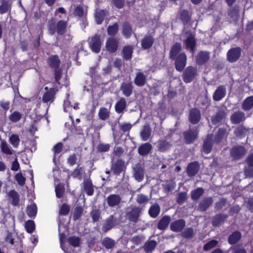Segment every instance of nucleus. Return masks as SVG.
I'll use <instances>...</instances> for the list:
<instances>
[{
	"label": "nucleus",
	"mask_w": 253,
	"mask_h": 253,
	"mask_svg": "<svg viewBox=\"0 0 253 253\" xmlns=\"http://www.w3.org/2000/svg\"><path fill=\"white\" fill-rule=\"evenodd\" d=\"M102 45V41L100 36L95 35L90 39L89 43V47L95 53H99Z\"/></svg>",
	"instance_id": "1"
},
{
	"label": "nucleus",
	"mask_w": 253,
	"mask_h": 253,
	"mask_svg": "<svg viewBox=\"0 0 253 253\" xmlns=\"http://www.w3.org/2000/svg\"><path fill=\"white\" fill-rule=\"evenodd\" d=\"M185 36L186 39L184 40V42L186 49L193 53L195 45V36L191 32H187L185 33Z\"/></svg>",
	"instance_id": "2"
},
{
	"label": "nucleus",
	"mask_w": 253,
	"mask_h": 253,
	"mask_svg": "<svg viewBox=\"0 0 253 253\" xmlns=\"http://www.w3.org/2000/svg\"><path fill=\"white\" fill-rule=\"evenodd\" d=\"M175 68L178 71H182L186 65L187 57L185 53L179 54L175 57Z\"/></svg>",
	"instance_id": "3"
},
{
	"label": "nucleus",
	"mask_w": 253,
	"mask_h": 253,
	"mask_svg": "<svg viewBox=\"0 0 253 253\" xmlns=\"http://www.w3.org/2000/svg\"><path fill=\"white\" fill-rule=\"evenodd\" d=\"M241 49L240 47H235L230 49L227 54V60L230 62L236 61L240 57Z\"/></svg>",
	"instance_id": "4"
},
{
	"label": "nucleus",
	"mask_w": 253,
	"mask_h": 253,
	"mask_svg": "<svg viewBox=\"0 0 253 253\" xmlns=\"http://www.w3.org/2000/svg\"><path fill=\"white\" fill-rule=\"evenodd\" d=\"M196 75V69L193 67H188L183 74V80L186 83H190Z\"/></svg>",
	"instance_id": "5"
},
{
	"label": "nucleus",
	"mask_w": 253,
	"mask_h": 253,
	"mask_svg": "<svg viewBox=\"0 0 253 253\" xmlns=\"http://www.w3.org/2000/svg\"><path fill=\"white\" fill-rule=\"evenodd\" d=\"M57 90L55 88H50L42 96V101L45 103H51L54 100V96Z\"/></svg>",
	"instance_id": "6"
},
{
	"label": "nucleus",
	"mask_w": 253,
	"mask_h": 253,
	"mask_svg": "<svg viewBox=\"0 0 253 253\" xmlns=\"http://www.w3.org/2000/svg\"><path fill=\"white\" fill-rule=\"evenodd\" d=\"M122 199L118 195L111 194L109 195L106 199L107 204L109 207H114L118 206Z\"/></svg>",
	"instance_id": "7"
},
{
	"label": "nucleus",
	"mask_w": 253,
	"mask_h": 253,
	"mask_svg": "<svg viewBox=\"0 0 253 253\" xmlns=\"http://www.w3.org/2000/svg\"><path fill=\"white\" fill-rule=\"evenodd\" d=\"M185 225V222L183 219H178L176 221L172 222L170 225V229L176 232L181 231Z\"/></svg>",
	"instance_id": "8"
},
{
	"label": "nucleus",
	"mask_w": 253,
	"mask_h": 253,
	"mask_svg": "<svg viewBox=\"0 0 253 253\" xmlns=\"http://www.w3.org/2000/svg\"><path fill=\"white\" fill-rule=\"evenodd\" d=\"M226 93L225 87L224 86H219L215 90L213 95V99L214 101H219L225 96Z\"/></svg>",
	"instance_id": "9"
},
{
	"label": "nucleus",
	"mask_w": 253,
	"mask_h": 253,
	"mask_svg": "<svg viewBox=\"0 0 253 253\" xmlns=\"http://www.w3.org/2000/svg\"><path fill=\"white\" fill-rule=\"evenodd\" d=\"M118 41L114 38H109L106 43L107 50L110 52H115L118 48Z\"/></svg>",
	"instance_id": "10"
},
{
	"label": "nucleus",
	"mask_w": 253,
	"mask_h": 253,
	"mask_svg": "<svg viewBox=\"0 0 253 253\" xmlns=\"http://www.w3.org/2000/svg\"><path fill=\"white\" fill-rule=\"evenodd\" d=\"M230 119L233 124H239L245 120V114L241 111L236 112L231 115Z\"/></svg>",
	"instance_id": "11"
},
{
	"label": "nucleus",
	"mask_w": 253,
	"mask_h": 253,
	"mask_svg": "<svg viewBox=\"0 0 253 253\" xmlns=\"http://www.w3.org/2000/svg\"><path fill=\"white\" fill-rule=\"evenodd\" d=\"M201 118V114L199 110L193 109L190 111L189 115V121L193 124H197Z\"/></svg>",
	"instance_id": "12"
},
{
	"label": "nucleus",
	"mask_w": 253,
	"mask_h": 253,
	"mask_svg": "<svg viewBox=\"0 0 253 253\" xmlns=\"http://www.w3.org/2000/svg\"><path fill=\"white\" fill-rule=\"evenodd\" d=\"M0 149L1 152L6 155H11L15 153V151L4 140H1Z\"/></svg>",
	"instance_id": "13"
},
{
	"label": "nucleus",
	"mask_w": 253,
	"mask_h": 253,
	"mask_svg": "<svg viewBox=\"0 0 253 253\" xmlns=\"http://www.w3.org/2000/svg\"><path fill=\"white\" fill-rule=\"evenodd\" d=\"M245 152L244 147L241 146L235 147L231 150V155L234 159H237L244 155Z\"/></svg>",
	"instance_id": "14"
},
{
	"label": "nucleus",
	"mask_w": 253,
	"mask_h": 253,
	"mask_svg": "<svg viewBox=\"0 0 253 253\" xmlns=\"http://www.w3.org/2000/svg\"><path fill=\"white\" fill-rule=\"evenodd\" d=\"M210 58V53L207 51H201L196 57L197 63L199 64H203L207 62Z\"/></svg>",
	"instance_id": "15"
},
{
	"label": "nucleus",
	"mask_w": 253,
	"mask_h": 253,
	"mask_svg": "<svg viewBox=\"0 0 253 253\" xmlns=\"http://www.w3.org/2000/svg\"><path fill=\"white\" fill-rule=\"evenodd\" d=\"M108 11L106 10L96 9L95 13V19L98 24L102 23L106 15L108 14Z\"/></svg>",
	"instance_id": "16"
},
{
	"label": "nucleus",
	"mask_w": 253,
	"mask_h": 253,
	"mask_svg": "<svg viewBox=\"0 0 253 253\" xmlns=\"http://www.w3.org/2000/svg\"><path fill=\"white\" fill-rule=\"evenodd\" d=\"M134 176L138 181H140L143 179L144 170L139 165H136L134 168Z\"/></svg>",
	"instance_id": "17"
},
{
	"label": "nucleus",
	"mask_w": 253,
	"mask_h": 253,
	"mask_svg": "<svg viewBox=\"0 0 253 253\" xmlns=\"http://www.w3.org/2000/svg\"><path fill=\"white\" fill-rule=\"evenodd\" d=\"M199 169L197 162H194L190 164L187 167V171L189 176H194L198 171Z\"/></svg>",
	"instance_id": "18"
},
{
	"label": "nucleus",
	"mask_w": 253,
	"mask_h": 253,
	"mask_svg": "<svg viewBox=\"0 0 253 253\" xmlns=\"http://www.w3.org/2000/svg\"><path fill=\"white\" fill-rule=\"evenodd\" d=\"M253 108V96L246 98L242 103V108L244 111H248Z\"/></svg>",
	"instance_id": "19"
},
{
	"label": "nucleus",
	"mask_w": 253,
	"mask_h": 253,
	"mask_svg": "<svg viewBox=\"0 0 253 253\" xmlns=\"http://www.w3.org/2000/svg\"><path fill=\"white\" fill-rule=\"evenodd\" d=\"M170 219V216L168 215H165L163 217L158 223V228L160 230L165 229L169 225Z\"/></svg>",
	"instance_id": "20"
},
{
	"label": "nucleus",
	"mask_w": 253,
	"mask_h": 253,
	"mask_svg": "<svg viewBox=\"0 0 253 253\" xmlns=\"http://www.w3.org/2000/svg\"><path fill=\"white\" fill-rule=\"evenodd\" d=\"M154 42V39L152 36H147L141 41L142 47L144 49H148L151 47Z\"/></svg>",
	"instance_id": "21"
},
{
	"label": "nucleus",
	"mask_w": 253,
	"mask_h": 253,
	"mask_svg": "<svg viewBox=\"0 0 253 253\" xmlns=\"http://www.w3.org/2000/svg\"><path fill=\"white\" fill-rule=\"evenodd\" d=\"M140 212V210L139 208H135L133 209L127 214L129 219L132 221L136 222L139 216Z\"/></svg>",
	"instance_id": "22"
},
{
	"label": "nucleus",
	"mask_w": 253,
	"mask_h": 253,
	"mask_svg": "<svg viewBox=\"0 0 253 253\" xmlns=\"http://www.w3.org/2000/svg\"><path fill=\"white\" fill-rule=\"evenodd\" d=\"M121 90L126 96H129L132 91V87L131 83H123L121 86Z\"/></svg>",
	"instance_id": "23"
},
{
	"label": "nucleus",
	"mask_w": 253,
	"mask_h": 253,
	"mask_svg": "<svg viewBox=\"0 0 253 253\" xmlns=\"http://www.w3.org/2000/svg\"><path fill=\"white\" fill-rule=\"evenodd\" d=\"M211 140H212L211 135H208L207 136V139L205 141L204 144H203V150L205 153H207V154L209 153L211 149V147H212Z\"/></svg>",
	"instance_id": "24"
},
{
	"label": "nucleus",
	"mask_w": 253,
	"mask_h": 253,
	"mask_svg": "<svg viewBox=\"0 0 253 253\" xmlns=\"http://www.w3.org/2000/svg\"><path fill=\"white\" fill-rule=\"evenodd\" d=\"M181 49V45L180 43H176L174 44L170 50V57L171 59H174L178 55L179 52Z\"/></svg>",
	"instance_id": "25"
},
{
	"label": "nucleus",
	"mask_w": 253,
	"mask_h": 253,
	"mask_svg": "<svg viewBox=\"0 0 253 253\" xmlns=\"http://www.w3.org/2000/svg\"><path fill=\"white\" fill-rule=\"evenodd\" d=\"M146 83V77L142 73L137 74L134 79V83L136 85L143 86Z\"/></svg>",
	"instance_id": "26"
},
{
	"label": "nucleus",
	"mask_w": 253,
	"mask_h": 253,
	"mask_svg": "<svg viewBox=\"0 0 253 253\" xmlns=\"http://www.w3.org/2000/svg\"><path fill=\"white\" fill-rule=\"evenodd\" d=\"M151 129L149 126H145L140 133V136L143 141L147 140L150 137Z\"/></svg>",
	"instance_id": "27"
},
{
	"label": "nucleus",
	"mask_w": 253,
	"mask_h": 253,
	"mask_svg": "<svg viewBox=\"0 0 253 253\" xmlns=\"http://www.w3.org/2000/svg\"><path fill=\"white\" fill-rule=\"evenodd\" d=\"M212 203V199L211 198H207L199 205L198 208L202 211H206L210 205Z\"/></svg>",
	"instance_id": "28"
},
{
	"label": "nucleus",
	"mask_w": 253,
	"mask_h": 253,
	"mask_svg": "<svg viewBox=\"0 0 253 253\" xmlns=\"http://www.w3.org/2000/svg\"><path fill=\"white\" fill-rule=\"evenodd\" d=\"M126 107V101L123 98L117 102L115 105V110L118 113H122Z\"/></svg>",
	"instance_id": "29"
},
{
	"label": "nucleus",
	"mask_w": 253,
	"mask_h": 253,
	"mask_svg": "<svg viewBox=\"0 0 253 253\" xmlns=\"http://www.w3.org/2000/svg\"><path fill=\"white\" fill-rule=\"evenodd\" d=\"M197 136V132L195 131H190L186 132L184 133V137L187 143L192 142Z\"/></svg>",
	"instance_id": "30"
},
{
	"label": "nucleus",
	"mask_w": 253,
	"mask_h": 253,
	"mask_svg": "<svg viewBox=\"0 0 253 253\" xmlns=\"http://www.w3.org/2000/svg\"><path fill=\"white\" fill-rule=\"evenodd\" d=\"M48 63L50 66L54 68H58L60 64V60L56 55L50 57L48 59Z\"/></svg>",
	"instance_id": "31"
},
{
	"label": "nucleus",
	"mask_w": 253,
	"mask_h": 253,
	"mask_svg": "<svg viewBox=\"0 0 253 253\" xmlns=\"http://www.w3.org/2000/svg\"><path fill=\"white\" fill-rule=\"evenodd\" d=\"M152 145L148 143H145L140 146L138 148V153L141 155L147 154L151 150Z\"/></svg>",
	"instance_id": "32"
},
{
	"label": "nucleus",
	"mask_w": 253,
	"mask_h": 253,
	"mask_svg": "<svg viewBox=\"0 0 253 253\" xmlns=\"http://www.w3.org/2000/svg\"><path fill=\"white\" fill-rule=\"evenodd\" d=\"M160 211V207L158 204H156L150 207L149 213L151 217L155 218L159 215Z\"/></svg>",
	"instance_id": "33"
},
{
	"label": "nucleus",
	"mask_w": 253,
	"mask_h": 253,
	"mask_svg": "<svg viewBox=\"0 0 253 253\" xmlns=\"http://www.w3.org/2000/svg\"><path fill=\"white\" fill-rule=\"evenodd\" d=\"M170 147V143L167 140H161L158 142V148L160 151L165 152L169 149Z\"/></svg>",
	"instance_id": "34"
},
{
	"label": "nucleus",
	"mask_w": 253,
	"mask_h": 253,
	"mask_svg": "<svg viewBox=\"0 0 253 253\" xmlns=\"http://www.w3.org/2000/svg\"><path fill=\"white\" fill-rule=\"evenodd\" d=\"M124 169V164L121 161H118L113 164L112 166V170L114 173L119 174Z\"/></svg>",
	"instance_id": "35"
},
{
	"label": "nucleus",
	"mask_w": 253,
	"mask_h": 253,
	"mask_svg": "<svg viewBox=\"0 0 253 253\" xmlns=\"http://www.w3.org/2000/svg\"><path fill=\"white\" fill-rule=\"evenodd\" d=\"M20 139L17 134H12L9 138V142L11 144L13 148H17L19 145Z\"/></svg>",
	"instance_id": "36"
},
{
	"label": "nucleus",
	"mask_w": 253,
	"mask_h": 253,
	"mask_svg": "<svg viewBox=\"0 0 253 253\" xmlns=\"http://www.w3.org/2000/svg\"><path fill=\"white\" fill-rule=\"evenodd\" d=\"M11 5L10 0H4L0 5V13L3 14L8 12L11 8Z\"/></svg>",
	"instance_id": "37"
},
{
	"label": "nucleus",
	"mask_w": 253,
	"mask_h": 253,
	"mask_svg": "<svg viewBox=\"0 0 253 253\" xmlns=\"http://www.w3.org/2000/svg\"><path fill=\"white\" fill-rule=\"evenodd\" d=\"M9 198L12 200V204L17 206L19 203V196L17 192L14 190H11L8 193Z\"/></svg>",
	"instance_id": "38"
},
{
	"label": "nucleus",
	"mask_w": 253,
	"mask_h": 253,
	"mask_svg": "<svg viewBox=\"0 0 253 253\" xmlns=\"http://www.w3.org/2000/svg\"><path fill=\"white\" fill-rule=\"evenodd\" d=\"M84 191L88 195H92L94 192V190L91 182L89 180H87L84 181Z\"/></svg>",
	"instance_id": "39"
},
{
	"label": "nucleus",
	"mask_w": 253,
	"mask_h": 253,
	"mask_svg": "<svg viewBox=\"0 0 253 253\" xmlns=\"http://www.w3.org/2000/svg\"><path fill=\"white\" fill-rule=\"evenodd\" d=\"M241 237V234L238 231L233 232L228 238V242L230 244L236 243Z\"/></svg>",
	"instance_id": "40"
},
{
	"label": "nucleus",
	"mask_w": 253,
	"mask_h": 253,
	"mask_svg": "<svg viewBox=\"0 0 253 253\" xmlns=\"http://www.w3.org/2000/svg\"><path fill=\"white\" fill-rule=\"evenodd\" d=\"M37 212V207L35 204L28 206L27 208V213L30 217L36 216Z\"/></svg>",
	"instance_id": "41"
},
{
	"label": "nucleus",
	"mask_w": 253,
	"mask_h": 253,
	"mask_svg": "<svg viewBox=\"0 0 253 253\" xmlns=\"http://www.w3.org/2000/svg\"><path fill=\"white\" fill-rule=\"evenodd\" d=\"M132 53V48L130 46H126L124 47L123 50V57L126 60L131 58Z\"/></svg>",
	"instance_id": "42"
},
{
	"label": "nucleus",
	"mask_w": 253,
	"mask_h": 253,
	"mask_svg": "<svg viewBox=\"0 0 253 253\" xmlns=\"http://www.w3.org/2000/svg\"><path fill=\"white\" fill-rule=\"evenodd\" d=\"M98 116L102 120H105L109 117V111L108 109L102 107L99 111Z\"/></svg>",
	"instance_id": "43"
},
{
	"label": "nucleus",
	"mask_w": 253,
	"mask_h": 253,
	"mask_svg": "<svg viewBox=\"0 0 253 253\" xmlns=\"http://www.w3.org/2000/svg\"><path fill=\"white\" fill-rule=\"evenodd\" d=\"M157 243L155 241H150L146 242L144 246V250L146 252H152L156 247Z\"/></svg>",
	"instance_id": "44"
},
{
	"label": "nucleus",
	"mask_w": 253,
	"mask_h": 253,
	"mask_svg": "<svg viewBox=\"0 0 253 253\" xmlns=\"http://www.w3.org/2000/svg\"><path fill=\"white\" fill-rule=\"evenodd\" d=\"M204 192L202 188H198L191 192V197L194 200H198Z\"/></svg>",
	"instance_id": "45"
},
{
	"label": "nucleus",
	"mask_w": 253,
	"mask_h": 253,
	"mask_svg": "<svg viewBox=\"0 0 253 253\" xmlns=\"http://www.w3.org/2000/svg\"><path fill=\"white\" fill-rule=\"evenodd\" d=\"M25 227L29 233H32L35 229V224L34 221L29 220L25 223Z\"/></svg>",
	"instance_id": "46"
},
{
	"label": "nucleus",
	"mask_w": 253,
	"mask_h": 253,
	"mask_svg": "<svg viewBox=\"0 0 253 253\" xmlns=\"http://www.w3.org/2000/svg\"><path fill=\"white\" fill-rule=\"evenodd\" d=\"M179 16L183 23H187L190 19V16L188 12L185 10L181 11L179 13Z\"/></svg>",
	"instance_id": "47"
},
{
	"label": "nucleus",
	"mask_w": 253,
	"mask_h": 253,
	"mask_svg": "<svg viewBox=\"0 0 253 253\" xmlns=\"http://www.w3.org/2000/svg\"><path fill=\"white\" fill-rule=\"evenodd\" d=\"M118 31V25L115 23L112 26H109L107 29L108 34L109 36H115Z\"/></svg>",
	"instance_id": "48"
},
{
	"label": "nucleus",
	"mask_w": 253,
	"mask_h": 253,
	"mask_svg": "<svg viewBox=\"0 0 253 253\" xmlns=\"http://www.w3.org/2000/svg\"><path fill=\"white\" fill-rule=\"evenodd\" d=\"M224 116V113L223 112H220L218 113L211 119L212 123L214 124H217L220 123L223 119Z\"/></svg>",
	"instance_id": "49"
},
{
	"label": "nucleus",
	"mask_w": 253,
	"mask_h": 253,
	"mask_svg": "<svg viewBox=\"0 0 253 253\" xmlns=\"http://www.w3.org/2000/svg\"><path fill=\"white\" fill-rule=\"evenodd\" d=\"M67 99L64 100L63 104L64 111L65 112H70L72 109V105L69 100V94L67 93Z\"/></svg>",
	"instance_id": "50"
},
{
	"label": "nucleus",
	"mask_w": 253,
	"mask_h": 253,
	"mask_svg": "<svg viewBox=\"0 0 253 253\" xmlns=\"http://www.w3.org/2000/svg\"><path fill=\"white\" fill-rule=\"evenodd\" d=\"M66 27V22L64 21L60 20L57 24V31L58 34L63 33Z\"/></svg>",
	"instance_id": "51"
},
{
	"label": "nucleus",
	"mask_w": 253,
	"mask_h": 253,
	"mask_svg": "<svg viewBox=\"0 0 253 253\" xmlns=\"http://www.w3.org/2000/svg\"><path fill=\"white\" fill-rule=\"evenodd\" d=\"M218 244V241L215 240H212L204 246V250L205 251H209L214 247H215Z\"/></svg>",
	"instance_id": "52"
},
{
	"label": "nucleus",
	"mask_w": 253,
	"mask_h": 253,
	"mask_svg": "<svg viewBox=\"0 0 253 253\" xmlns=\"http://www.w3.org/2000/svg\"><path fill=\"white\" fill-rule=\"evenodd\" d=\"M86 14V11H84L83 7L81 6H77L74 10V14L75 16L79 17H82L84 15Z\"/></svg>",
	"instance_id": "53"
},
{
	"label": "nucleus",
	"mask_w": 253,
	"mask_h": 253,
	"mask_svg": "<svg viewBox=\"0 0 253 253\" xmlns=\"http://www.w3.org/2000/svg\"><path fill=\"white\" fill-rule=\"evenodd\" d=\"M64 191V187L61 184H57L55 187V193L57 198H61Z\"/></svg>",
	"instance_id": "54"
},
{
	"label": "nucleus",
	"mask_w": 253,
	"mask_h": 253,
	"mask_svg": "<svg viewBox=\"0 0 253 253\" xmlns=\"http://www.w3.org/2000/svg\"><path fill=\"white\" fill-rule=\"evenodd\" d=\"M15 179L18 182V184L23 186L25 183L26 178L21 173H18L15 175Z\"/></svg>",
	"instance_id": "55"
},
{
	"label": "nucleus",
	"mask_w": 253,
	"mask_h": 253,
	"mask_svg": "<svg viewBox=\"0 0 253 253\" xmlns=\"http://www.w3.org/2000/svg\"><path fill=\"white\" fill-rule=\"evenodd\" d=\"M21 115L20 113L15 111L12 113L9 116V120L12 122H17L20 120Z\"/></svg>",
	"instance_id": "56"
},
{
	"label": "nucleus",
	"mask_w": 253,
	"mask_h": 253,
	"mask_svg": "<svg viewBox=\"0 0 253 253\" xmlns=\"http://www.w3.org/2000/svg\"><path fill=\"white\" fill-rule=\"evenodd\" d=\"M123 33L127 38L129 37L132 34L131 28L127 24H125L123 25Z\"/></svg>",
	"instance_id": "57"
},
{
	"label": "nucleus",
	"mask_w": 253,
	"mask_h": 253,
	"mask_svg": "<svg viewBox=\"0 0 253 253\" xmlns=\"http://www.w3.org/2000/svg\"><path fill=\"white\" fill-rule=\"evenodd\" d=\"M80 239L79 237L73 236L68 238V242L74 247H78L80 245Z\"/></svg>",
	"instance_id": "58"
},
{
	"label": "nucleus",
	"mask_w": 253,
	"mask_h": 253,
	"mask_svg": "<svg viewBox=\"0 0 253 253\" xmlns=\"http://www.w3.org/2000/svg\"><path fill=\"white\" fill-rule=\"evenodd\" d=\"M102 244L107 249H110L114 245V241L110 238H105L102 241Z\"/></svg>",
	"instance_id": "59"
},
{
	"label": "nucleus",
	"mask_w": 253,
	"mask_h": 253,
	"mask_svg": "<svg viewBox=\"0 0 253 253\" xmlns=\"http://www.w3.org/2000/svg\"><path fill=\"white\" fill-rule=\"evenodd\" d=\"M83 213V209L81 207L75 208L73 213V218L74 220L78 219Z\"/></svg>",
	"instance_id": "60"
},
{
	"label": "nucleus",
	"mask_w": 253,
	"mask_h": 253,
	"mask_svg": "<svg viewBox=\"0 0 253 253\" xmlns=\"http://www.w3.org/2000/svg\"><path fill=\"white\" fill-rule=\"evenodd\" d=\"M114 225V223L113 221V218L111 217L106 220L104 228L105 229V231H107L110 229Z\"/></svg>",
	"instance_id": "61"
},
{
	"label": "nucleus",
	"mask_w": 253,
	"mask_h": 253,
	"mask_svg": "<svg viewBox=\"0 0 253 253\" xmlns=\"http://www.w3.org/2000/svg\"><path fill=\"white\" fill-rule=\"evenodd\" d=\"M194 232L192 228H189L186 229L183 232L182 235L186 238H190L193 235Z\"/></svg>",
	"instance_id": "62"
},
{
	"label": "nucleus",
	"mask_w": 253,
	"mask_h": 253,
	"mask_svg": "<svg viewBox=\"0 0 253 253\" xmlns=\"http://www.w3.org/2000/svg\"><path fill=\"white\" fill-rule=\"evenodd\" d=\"M132 127L130 124L127 123H124L120 124V127L124 132L129 131Z\"/></svg>",
	"instance_id": "63"
},
{
	"label": "nucleus",
	"mask_w": 253,
	"mask_h": 253,
	"mask_svg": "<svg viewBox=\"0 0 253 253\" xmlns=\"http://www.w3.org/2000/svg\"><path fill=\"white\" fill-rule=\"evenodd\" d=\"M148 200V198L147 196L142 194H139L137 196L136 201L139 204L145 203L147 202Z\"/></svg>",
	"instance_id": "64"
}]
</instances>
